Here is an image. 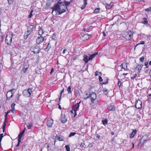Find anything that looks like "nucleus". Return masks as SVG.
<instances>
[{
  "mask_svg": "<svg viewBox=\"0 0 151 151\" xmlns=\"http://www.w3.org/2000/svg\"><path fill=\"white\" fill-rule=\"evenodd\" d=\"M65 6L63 4L60 3L58 4L55 5V7L53 9L52 13H53V11L55 10L58 13V14H61L65 11Z\"/></svg>",
  "mask_w": 151,
  "mask_h": 151,
  "instance_id": "1",
  "label": "nucleus"
},
{
  "mask_svg": "<svg viewBox=\"0 0 151 151\" xmlns=\"http://www.w3.org/2000/svg\"><path fill=\"white\" fill-rule=\"evenodd\" d=\"M86 95L87 96L84 98L85 99H87L90 98V100L92 103H93L94 101L96 99V94L94 92H87Z\"/></svg>",
  "mask_w": 151,
  "mask_h": 151,
  "instance_id": "2",
  "label": "nucleus"
},
{
  "mask_svg": "<svg viewBox=\"0 0 151 151\" xmlns=\"http://www.w3.org/2000/svg\"><path fill=\"white\" fill-rule=\"evenodd\" d=\"M12 35L9 34L7 35L5 39V42L8 45H10L12 43Z\"/></svg>",
  "mask_w": 151,
  "mask_h": 151,
  "instance_id": "3",
  "label": "nucleus"
},
{
  "mask_svg": "<svg viewBox=\"0 0 151 151\" xmlns=\"http://www.w3.org/2000/svg\"><path fill=\"white\" fill-rule=\"evenodd\" d=\"M32 90L30 88L24 90L22 92L23 95L26 97H29L31 93Z\"/></svg>",
  "mask_w": 151,
  "mask_h": 151,
  "instance_id": "4",
  "label": "nucleus"
},
{
  "mask_svg": "<svg viewBox=\"0 0 151 151\" xmlns=\"http://www.w3.org/2000/svg\"><path fill=\"white\" fill-rule=\"evenodd\" d=\"M81 101L78 103H77L75 105L73 106L72 109V110L74 111V117H75L77 115L76 111L78 110L79 107V104L81 103Z\"/></svg>",
  "mask_w": 151,
  "mask_h": 151,
  "instance_id": "5",
  "label": "nucleus"
},
{
  "mask_svg": "<svg viewBox=\"0 0 151 151\" xmlns=\"http://www.w3.org/2000/svg\"><path fill=\"white\" fill-rule=\"evenodd\" d=\"M132 35L133 34L131 31H129L125 33L124 37L126 39L129 40L131 38Z\"/></svg>",
  "mask_w": 151,
  "mask_h": 151,
  "instance_id": "6",
  "label": "nucleus"
},
{
  "mask_svg": "<svg viewBox=\"0 0 151 151\" xmlns=\"http://www.w3.org/2000/svg\"><path fill=\"white\" fill-rule=\"evenodd\" d=\"M31 50L34 54L38 53L40 51L39 47L37 45L32 47L31 48Z\"/></svg>",
  "mask_w": 151,
  "mask_h": 151,
  "instance_id": "7",
  "label": "nucleus"
},
{
  "mask_svg": "<svg viewBox=\"0 0 151 151\" xmlns=\"http://www.w3.org/2000/svg\"><path fill=\"white\" fill-rule=\"evenodd\" d=\"M135 107L137 109H141L142 107V101L139 99L136 101Z\"/></svg>",
  "mask_w": 151,
  "mask_h": 151,
  "instance_id": "8",
  "label": "nucleus"
},
{
  "mask_svg": "<svg viewBox=\"0 0 151 151\" xmlns=\"http://www.w3.org/2000/svg\"><path fill=\"white\" fill-rule=\"evenodd\" d=\"M44 38L40 36L38 37L36 39V44H40L41 43L44 41Z\"/></svg>",
  "mask_w": 151,
  "mask_h": 151,
  "instance_id": "9",
  "label": "nucleus"
},
{
  "mask_svg": "<svg viewBox=\"0 0 151 151\" xmlns=\"http://www.w3.org/2000/svg\"><path fill=\"white\" fill-rule=\"evenodd\" d=\"M13 93L10 92V91H8L6 94L7 100H9L13 96Z\"/></svg>",
  "mask_w": 151,
  "mask_h": 151,
  "instance_id": "10",
  "label": "nucleus"
},
{
  "mask_svg": "<svg viewBox=\"0 0 151 151\" xmlns=\"http://www.w3.org/2000/svg\"><path fill=\"white\" fill-rule=\"evenodd\" d=\"M91 36L90 35L84 34L82 37L81 39L83 41L88 40Z\"/></svg>",
  "mask_w": 151,
  "mask_h": 151,
  "instance_id": "11",
  "label": "nucleus"
},
{
  "mask_svg": "<svg viewBox=\"0 0 151 151\" xmlns=\"http://www.w3.org/2000/svg\"><path fill=\"white\" fill-rule=\"evenodd\" d=\"M67 121V119L65 118V115L61 114V122L63 123H65Z\"/></svg>",
  "mask_w": 151,
  "mask_h": 151,
  "instance_id": "12",
  "label": "nucleus"
},
{
  "mask_svg": "<svg viewBox=\"0 0 151 151\" xmlns=\"http://www.w3.org/2000/svg\"><path fill=\"white\" fill-rule=\"evenodd\" d=\"M47 126L51 127L52 125L53 120L52 119H50L47 121Z\"/></svg>",
  "mask_w": 151,
  "mask_h": 151,
  "instance_id": "13",
  "label": "nucleus"
},
{
  "mask_svg": "<svg viewBox=\"0 0 151 151\" xmlns=\"http://www.w3.org/2000/svg\"><path fill=\"white\" fill-rule=\"evenodd\" d=\"M98 54V52H96L92 55H89V60H92L93 58H94L96 55H97Z\"/></svg>",
  "mask_w": 151,
  "mask_h": 151,
  "instance_id": "14",
  "label": "nucleus"
},
{
  "mask_svg": "<svg viewBox=\"0 0 151 151\" xmlns=\"http://www.w3.org/2000/svg\"><path fill=\"white\" fill-rule=\"evenodd\" d=\"M34 27L33 25H30L29 26L27 27V32H29V33H31L33 31V29Z\"/></svg>",
  "mask_w": 151,
  "mask_h": 151,
  "instance_id": "15",
  "label": "nucleus"
},
{
  "mask_svg": "<svg viewBox=\"0 0 151 151\" xmlns=\"http://www.w3.org/2000/svg\"><path fill=\"white\" fill-rule=\"evenodd\" d=\"M83 60L86 63H87L88 61L90 60H89V57H88L87 55H85L83 56Z\"/></svg>",
  "mask_w": 151,
  "mask_h": 151,
  "instance_id": "16",
  "label": "nucleus"
},
{
  "mask_svg": "<svg viewBox=\"0 0 151 151\" xmlns=\"http://www.w3.org/2000/svg\"><path fill=\"white\" fill-rule=\"evenodd\" d=\"M137 131L136 129L133 130L132 132L130 134V137L131 138H133L134 137L135 134L137 132Z\"/></svg>",
  "mask_w": 151,
  "mask_h": 151,
  "instance_id": "17",
  "label": "nucleus"
},
{
  "mask_svg": "<svg viewBox=\"0 0 151 151\" xmlns=\"http://www.w3.org/2000/svg\"><path fill=\"white\" fill-rule=\"evenodd\" d=\"M108 109L110 111H114L115 109V107L114 106L112 105H110L109 106Z\"/></svg>",
  "mask_w": 151,
  "mask_h": 151,
  "instance_id": "18",
  "label": "nucleus"
},
{
  "mask_svg": "<svg viewBox=\"0 0 151 151\" xmlns=\"http://www.w3.org/2000/svg\"><path fill=\"white\" fill-rule=\"evenodd\" d=\"M106 7L107 9H110L111 7L112 6L113 4V3L111 2L110 4L106 3Z\"/></svg>",
  "mask_w": 151,
  "mask_h": 151,
  "instance_id": "19",
  "label": "nucleus"
},
{
  "mask_svg": "<svg viewBox=\"0 0 151 151\" xmlns=\"http://www.w3.org/2000/svg\"><path fill=\"white\" fill-rule=\"evenodd\" d=\"M88 0H83L84 4H83L81 6V8L82 9H83L85 8L87 4V1Z\"/></svg>",
  "mask_w": 151,
  "mask_h": 151,
  "instance_id": "20",
  "label": "nucleus"
},
{
  "mask_svg": "<svg viewBox=\"0 0 151 151\" xmlns=\"http://www.w3.org/2000/svg\"><path fill=\"white\" fill-rule=\"evenodd\" d=\"M24 133V131H22L19 134L18 136V139H22V138Z\"/></svg>",
  "mask_w": 151,
  "mask_h": 151,
  "instance_id": "21",
  "label": "nucleus"
},
{
  "mask_svg": "<svg viewBox=\"0 0 151 151\" xmlns=\"http://www.w3.org/2000/svg\"><path fill=\"white\" fill-rule=\"evenodd\" d=\"M142 22L145 24H146L148 23V21L146 18H144L142 20Z\"/></svg>",
  "mask_w": 151,
  "mask_h": 151,
  "instance_id": "22",
  "label": "nucleus"
},
{
  "mask_svg": "<svg viewBox=\"0 0 151 151\" xmlns=\"http://www.w3.org/2000/svg\"><path fill=\"white\" fill-rule=\"evenodd\" d=\"M38 33L39 35L41 36L44 33V32L42 29L41 28H40L38 31Z\"/></svg>",
  "mask_w": 151,
  "mask_h": 151,
  "instance_id": "23",
  "label": "nucleus"
},
{
  "mask_svg": "<svg viewBox=\"0 0 151 151\" xmlns=\"http://www.w3.org/2000/svg\"><path fill=\"white\" fill-rule=\"evenodd\" d=\"M31 33H29L28 32H27L25 33L24 35V38L25 39H27L28 35H29Z\"/></svg>",
  "mask_w": 151,
  "mask_h": 151,
  "instance_id": "24",
  "label": "nucleus"
},
{
  "mask_svg": "<svg viewBox=\"0 0 151 151\" xmlns=\"http://www.w3.org/2000/svg\"><path fill=\"white\" fill-rule=\"evenodd\" d=\"M15 105V104L14 103L12 104L11 106V107L12 108V112L13 113H14V106Z\"/></svg>",
  "mask_w": 151,
  "mask_h": 151,
  "instance_id": "25",
  "label": "nucleus"
},
{
  "mask_svg": "<svg viewBox=\"0 0 151 151\" xmlns=\"http://www.w3.org/2000/svg\"><path fill=\"white\" fill-rule=\"evenodd\" d=\"M142 67V65H138L137 66L136 68H138V71L139 72H140Z\"/></svg>",
  "mask_w": 151,
  "mask_h": 151,
  "instance_id": "26",
  "label": "nucleus"
},
{
  "mask_svg": "<svg viewBox=\"0 0 151 151\" xmlns=\"http://www.w3.org/2000/svg\"><path fill=\"white\" fill-rule=\"evenodd\" d=\"M70 1H66L65 2V4L66 6H68L69 4H70V3H72V2L73 0H70Z\"/></svg>",
  "mask_w": 151,
  "mask_h": 151,
  "instance_id": "27",
  "label": "nucleus"
},
{
  "mask_svg": "<svg viewBox=\"0 0 151 151\" xmlns=\"http://www.w3.org/2000/svg\"><path fill=\"white\" fill-rule=\"evenodd\" d=\"M100 9L99 8H97L94 11V13H98L100 10Z\"/></svg>",
  "mask_w": 151,
  "mask_h": 151,
  "instance_id": "28",
  "label": "nucleus"
},
{
  "mask_svg": "<svg viewBox=\"0 0 151 151\" xmlns=\"http://www.w3.org/2000/svg\"><path fill=\"white\" fill-rule=\"evenodd\" d=\"M28 68V66H26V67L24 66V68L23 70V71L24 73H25L26 71L27 70Z\"/></svg>",
  "mask_w": 151,
  "mask_h": 151,
  "instance_id": "29",
  "label": "nucleus"
},
{
  "mask_svg": "<svg viewBox=\"0 0 151 151\" xmlns=\"http://www.w3.org/2000/svg\"><path fill=\"white\" fill-rule=\"evenodd\" d=\"M67 91L68 93H71L72 91L71 90V87L70 86H69L68 89H67Z\"/></svg>",
  "mask_w": 151,
  "mask_h": 151,
  "instance_id": "30",
  "label": "nucleus"
},
{
  "mask_svg": "<svg viewBox=\"0 0 151 151\" xmlns=\"http://www.w3.org/2000/svg\"><path fill=\"white\" fill-rule=\"evenodd\" d=\"M102 122L104 125H105L107 124V121L106 119H105L104 120L102 121Z\"/></svg>",
  "mask_w": 151,
  "mask_h": 151,
  "instance_id": "31",
  "label": "nucleus"
},
{
  "mask_svg": "<svg viewBox=\"0 0 151 151\" xmlns=\"http://www.w3.org/2000/svg\"><path fill=\"white\" fill-rule=\"evenodd\" d=\"M76 134V132H71L70 133L68 137H71L72 136H74Z\"/></svg>",
  "mask_w": 151,
  "mask_h": 151,
  "instance_id": "32",
  "label": "nucleus"
},
{
  "mask_svg": "<svg viewBox=\"0 0 151 151\" xmlns=\"http://www.w3.org/2000/svg\"><path fill=\"white\" fill-rule=\"evenodd\" d=\"M50 43H48L46 47V48L45 49V50L46 51H48L50 48Z\"/></svg>",
  "mask_w": 151,
  "mask_h": 151,
  "instance_id": "33",
  "label": "nucleus"
},
{
  "mask_svg": "<svg viewBox=\"0 0 151 151\" xmlns=\"http://www.w3.org/2000/svg\"><path fill=\"white\" fill-rule=\"evenodd\" d=\"M65 147L66 148V149L67 151H70V148L69 145H66L65 146Z\"/></svg>",
  "mask_w": 151,
  "mask_h": 151,
  "instance_id": "34",
  "label": "nucleus"
},
{
  "mask_svg": "<svg viewBox=\"0 0 151 151\" xmlns=\"http://www.w3.org/2000/svg\"><path fill=\"white\" fill-rule=\"evenodd\" d=\"M123 65H123V68L125 69H126L127 68V64L126 63H123Z\"/></svg>",
  "mask_w": 151,
  "mask_h": 151,
  "instance_id": "35",
  "label": "nucleus"
},
{
  "mask_svg": "<svg viewBox=\"0 0 151 151\" xmlns=\"http://www.w3.org/2000/svg\"><path fill=\"white\" fill-rule=\"evenodd\" d=\"M33 12V10H32L30 13V14H29V15L28 17L29 18H31L32 16L33 15L32 14V12Z\"/></svg>",
  "mask_w": 151,
  "mask_h": 151,
  "instance_id": "36",
  "label": "nucleus"
},
{
  "mask_svg": "<svg viewBox=\"0 0 151 151\" xmlns=\"http://www.w3.org/2000/svg\"><path fill=\"white\" fill-rule=\"evenodd\" d=\"M50 3H47L46 5V9H48L50 7Z\"/></svg>",
  "mask_w": 151,
  "mask_h": 151,
  "instance_id": "37",
  "label": "nucleus"
},
{
  "mask_svg": "<svg viewBox=\"0 0 151 151\" xmlns=\"http://www.w3.org/2000/svg\"><path fill=\"white\" fill-rule=\"evenodd\" d=\"M21 95V94H19V93H18L17 94V100L18 101L19 100V97Z\"/></svg>",
  "mask_w": 151,
  "mask_h": 151,
  "instance_id": "38",
  "label": "nucleus"
},
{
  "mask_svg": "<svg viewBox=\"0 0 151 151\" xmlns=\"http://www.w3.org/2000/svg\"><path fill=\"white\" fill-rule=\"evenodd\" d=\"M144 56H142L139 58L140 60L142 62H143L144 61Z\"/></svg>",
  "mask_w": 151,
  "mask_h": 151,
  "instance_id": "39",
  "label": "nucleus"
},
{
  "mask_svg": "<svg viewBox=\"0 0 151 151\" xmlns=\"http://www.w3.org/2000/svg\"><path fill=\"white\" fill-rule=\"evenodd\" d=\"M145 11H151V7L145 9Z\"/></svg>",
  "mask_w": 151,
  "mask_h": 151,
  "instance_id": "40",
  "label": "nucleus"
},
{
  "mask_svg": "<svg viewBox=\"0 0 151 151\" xmlns=\"http://www.w3.org/2000/svg\"><path fill=\"white\" fill-rule=\"evenodd\" d=\"M8 1L9 4H11L13 3V0H8Z\"/></svg>",
  "mask_w": 151,
  "mask_h": 151,
  "instance_id": "41",
  "label": "nucleus"
},
{
  "mask_svg": "<svg viewBox=\"0 0 151 151\" xmlns=\"http://www.w3.org/2000/svg\"><path fill=\"white\" fill-rule=\"evenodd\" d=\"M56 138H58V139L60 141H62L63 140V139L62 137L58 136H56Z\"/></svg>",
  "mask_w": 151,
  "mask_h": 151,
  "instance_id": "42",
  "label": "nucleus"
},
{
  "mask_svg": "<svg viewBox=\"0 0 151 151\" xmlns=\"http://www.w3.org/2000/svg\"><path fill=\"white\" fill-rule=\"evenodd\" d=\"M21 140H22V139H18V143L17 145H16V147H17L19 145L20 143L21 142Z\"/></svg>",
  "mask_w": 151,
  "mask_h": 151,
  "instance_id": "43",
  "label": "nucleus"
},
{
  "mask_svg": "<svg viewBox=\"0 0 151 151\" xmlns=\"http://www.w3.org/2000/svg\"><path fill=\"white\" fill-rule=\"evenodd\" d=\"M5 123H6V121H4V123L3 125L2 129H5V126L6 125Z\"/></svg>",
  "mask_w": 151,
  "mask_h": 151,
  "instance_id": "44",
  "label": "nucleus"
},
{
  "mask_svg": "<svg viewBox=\"0 0 151 151\" xmlns=\"http://www.w3.org/2000/svg\"><path fill=\"white\" fill-rule=\"evenodd\" d=\"M4 136L3 134H0V140H2V138Z\"/></svg>",
  "mask_w": 151,
  "mask_h": 151,
  "instance_id": "45",
  "label": "nucleus"
},
{
  "mask_svg": "<svg viewBox=\"0 0 151 151\" xmlns=\"http://www.w3.org/2000/svg\"><path fill=\"white\" fill-rule=\"evenodd\" d=\"M122 84L121 82L120 81H119L118 83V85L119 86V87L120 88V86H121Z\"/></svg>",
  "mask_w": 151,
  "mask_h": 151,
  "instance_id": "46",
  "label": "nucleus"
},
{
  "mask_svg": "<svg viewBox=\"0 0 151 151\" xmlns=\"http://www.w3.org/2000/svg\"><path fill=\"white\" fill-rule=\"evenodd\" d=\"M99 81L100 82H101L103 81V79L101 77L99 76Z\"/></svg>",
  "mask_w": 151,
  "mask_h": 151,
  "instance_id": "47",
  "label": "nucleus"
},
{
  "mask_svg": "<svg viewBox=\"0 0 151 151\" xmlns=\"http://www.w3.org/2000/svg\"><path fill=\"white\" fill-rule=\"evenodd\" d=\"M148 64V62H145V66H146V68H148V67L147 66V65Z\"/></svg>",
  "mask_w": 151,
  "mask_h": 151,
  "instance_id": "48",
  "label": "nucleus"
},
{
  "mask_svg": "<svg viewBox=\"0 0 151 151\" xmlns=\"http://www.w3.org/2000/svg\"><path fill=\"white\" fill-rule=\"evenodd\" d=\"M14 91H16V89L15 88L12 89H11V90H9L8 91H10V92L12 93V92Z\"/></svg>",
  "mask_w": 151,
  "mask_h": 151,
  "instance_id": "49",
  "label": "nucleus"
},
{
  "mask_svg": "<svg viewBox=\"0 0 151 151\" xmlns=\"http://www.w3.org/2000/svg\"><path fill=\"white\" fill-rule=\"evenodd\" d=\"M80 146H81V147H84L85 146V144L83 143H81V145Z\"/></svg>",
  "mask_w": 151,
  "mask_h": 151,
  "instance_id": "50",
  "label": "nucleus"
},
{
  "mask_svg": "<svg viewBox=\"0 0 151 151\" xmlns=\"http://www.w3.org/2000/svg\"><path fill=\"white\" fill-rule=\"evenodd\" d=\"M145 44V42L144 41H142L140 42V43L138 44L137 45H139L140 44Z\"/></svg>",
  "mask_w": 151,
  "mask_h": 151,
  "instance_id": "51",
  "label": "nucleus"
},
{
  "mask_svg": "<svg viewBox=\"0 0 151 151\" xmlns=\"http://www.w3.org/2000/svg\"><path fill=\"white\" fill-rule=\"evenodd\" d=\"M13 52V51H12L11 52V55L12 56H15L16 55V53H15V54H14V53Z\"/></svg>",
  "mask_w": 151,
  "mask_h": 151,
  "instance_id": "52",
  "label": "nucleus"
},
{
  "mask_svg": "<svg viewBox=\"0 0 151 151\" xmlns=\"http://www.w3.org/2000/svg\"><path fill=\"white\" fill-rule=\"evenodd\" d=\"M103 91L104 92H106L107 91V90L106 88H104L103 89Z\"/></svg>",
  "mask_w": 151,
  "mask_h": 151,
  "instance_id": "53",
  "label": "nucleus"
},
{
  "mask_svg": "<svg viewBox=\"0 0 151 151\" xmlns=\"http://www.w3.org/2000/svg\"><path fill=\"white\" fill-rule=\"evenodd\" d=\"M137 76V74H135V75H134V76L133 77H131V78L133 79H134L135 78H136V77Z\"/></svg>",
  "mask_w": 151,
  "mask_h": 151,
  "instance_id": "54",
  "label": "nucleus"
},
{
  "mask_svg": "<svg viewBox=\"0 0 151 151\" xmlns=\"http://www.w3.org/2000/svg\"><path fill=\"white\" fill-rule=\"evenodd\" d=\"M102 34H103V35L104 36H106V34L104 32H103Z\"/></svg>",
  "mask_w": 151,
  "mask_h": 151,
  "instance_id": "55",
  "label": "nucleus"
},
{
  "mask_svg": "<svg viewBox=\"0 0 151 151\" xmlns=\"http://www.w3.org/2000/svg\"><path fill=\"white\" fill-rule=\"evenodd\" d=\"M54 70L53 68H52L51 70V72H50V73H51L52 72H53L54 71Z\"/></svg>",
  "mask_w": 151,
  "mask_h": 151,
  "instance_id": "56",
  "label": "nucleus"
},
{
  "mask_svg": "<svg viewBox=\"0 0 151 151\" xmlns=\"http://www.w3.org/2000/svg\"><path fill=\"white\" fill-rule=\"evenodd\" d=\"M5 120L4 121H6V120L7 118V115H5Z\"/></svg>",
  "mask_w": 151,
  "mask_h": 151,
  "instance_id": "57",
  "label": "nucleus"
},
{
  "mask_svg": "<svg viewBox=\"0 0 151 151\" xmlns=\"http://www.w3.org/2000/svg\"><path fill=\"white\" fill-rule=\"evenodd\" d=\"M64 91V88H63V90L61 91V93H60V94H61V95L62 93Z\"/></svg>",
  "mask_w": 151,
  "mask_h": 151,
  "instance_id": "58",
  "label": "nucleus"
},
{
  "mask_svg": "<svg viewBox=\"0 0 151 151\" xmlns=\"http://www.w3.org/2000/svg\"><path fill=\"white\" fill-rule=\"evenodd\" d=\"M7 113H10V112H12V110H8L7 111Z\"/></svg>",
  "mask_w": 151,
  "mask_h": 151,
  "instance_id": "59",
  "label": "nucleus"
},
{
  "mask_svg": "<svg viewBox=\"0 0 151 151\" xmlns=\"http://www.w3.org/2000/svg\"><path fill=\"white\" fill-rule=\"evenodd\" d=\"M27 126L28 129H29L31 127V126L30 125H28Z\"/></svg>",
  "mask_w": 151,
  "mask_h": 151,
  "instance_id": "60",
  "label": "nucleus"
},
{
  "mask_svg": "<svg viewBox=\"0 0 151 151\" xmlns=\"http://www.w3.org/2000/svg\"><path fill=\"white\" fill-rule=\"evenodd\" d=\"M123 63H122L120 66L122 68H123Z\"/></svg>",
  "mask_w": 151,
  "mask_h": 151,
  "instance_id": "61",
  "label": "nucleus"
},
{
  "mask_svg": "<svg viewBox=\"0 0 151 151\" xmlns=\"http://www.w3.org/2000/svg\"><path fill=\"white\" fill-rule=\"evenodd\" d=\"M137 117L139 119H140L141 118L140 116H139L138 115H137Z\"/></svg>",
  "mask_w": 151,
  "mask_h": 151,
  "instance_id": "62",
  "label": "nucleus"
},
{
  "mask_svg": "<svg viewBox=\"0 0 151 151\" xmlns=\"http://www.w3.org/2000/svg\"><path fill=\"white\" fill-rule=\"evenodd\" d=\"M98 75V72H95V75L96 76H97Z\"/></svg>",
  "mask_w": 151,
  "mask_h": 151,
  "instance_id": "63",
  "label": "nucleus"
},
{
  "mask_svg": "<svg viewBox=\"0 0 151 151\" xmlns=\"http://www.w3.org/2000/svg\"><path fill=\"white\" fill-rule=\"evenodd\" d=\"M66 50L65 49H64L63 51V53H65V52L66 51Z\"/></svg>",
  "mask_w": 151,
  "mask_h": 151,
  "instance_id": "64",
  "label": "nucleus"
}]
</instances>
